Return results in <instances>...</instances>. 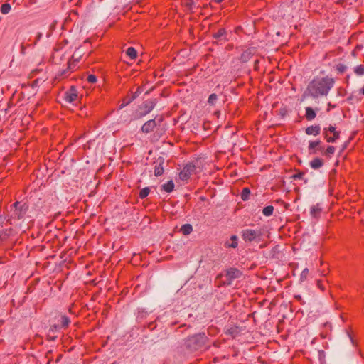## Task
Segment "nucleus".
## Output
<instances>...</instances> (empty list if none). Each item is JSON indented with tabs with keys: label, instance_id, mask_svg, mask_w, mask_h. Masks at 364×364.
I'll return each instance as SVG.
<instances>
[{
	"label": "nucleus",
	"instance_id": "473e14b6",
	"mask_svg": "<svg viewBox=\"0 0 364 364\" xmlns=\"http://www.w3.org/2000/svg\"><path fill=\"white\" fill-rule=\"evenodd\" d=\"M304 175V172H301V171H299L298 173L294 174L292 176H291V178L294 179V180H296V179H302L303 178V176Z\"/></svg>",
	"mask_w": 364,
	"mask_h": 364
},
{
	"label": "nucleus",
	"instance_id": "4be33fe9",
	"mask_svg": "<svg viewBox=\"0 0 364 364\" xmlns=\"http://www.w3.org/2000/svg\"><path fill=\"white\" fill-rule=\"evenodd\" d=\"M126 54L131 58L135 59L137 56V52L136 49L133 47H129L126 50Z\"/></svg>",
	"mask_w": 364,
	"mask_h": 364
},
{
	"label": "nucleus",
	"instance_id": "aec40b11",
	"mask_svg": "<svg viewBox=\"0 0 364 364\" xmlns=\"http://www.w3.org/2000/svg\"><path fill=\"white\" fill-rule=\"evenodd\" d=\"M321 208L319 207L318 204L316 205H313L311 208V211H310V213H311V215L313 217V218H317L320 213H321Z\"/></svg>",
	"mask_w": 364,
	"mask_h": 364
},
{
	"label": "nucleus",
	"instance_id": "ea45409f",
	"mask_svg": "<svg viewBox=\"0 0 364 364\" xmlns=\"http://www.w3.org/2000/svg\"><path fill=\"white\" fill-rule=\"evenodd\" d=\"M6 217L3 214L0 213V227L3 226V224L4 223Z\"/></svg>",
	"mask_w": 364,
	"mask_h": 364
},
{
	"label": "nucleus",
	"instance_id": "e433bc0d",
	"mask_svg": "<svg viewBox=\"0 0 364 364\" xmlns=\"http://www.w3.org/2000/svg\"><path fill=\"white\" fill-rule=\"evenodd\" d=\"M194 4V1L193 0H188L187 2L186 3V6L191 10L193 9V6Z\"/></svg>",
	"mask_w": 364,
	"mask_h": 364
},
{
	"label": "nucleus",
	"instance_id": "9b49d317",
	"mask_svg": "<svg viewBox=\"0 0 364 364\" xmlns=\"http://www.w3.org/2000/svg\"><path fill=\"white\" fill-rule=\"evenodd\" d=\"M142 92V88L139 87L136 90V91L134 93H132V95L130 97H127L123 100V102L121 104L119 108L122 109L124 107L128 105L129 103H131L132 101H134L136 98H137L139 95Z\"/></svg>",
	"mask_w": 364,
	"mask_h": 364
},
{
	"label": "nucleus",
	"instance_id": "a878e982",
	"mask_svg": "<svg viewBox=\"0 0 364 364\" xmlns=\"http://www.w3.org/2000/svg\"><path fill=\"white\" fill-rule=\"evenodd\" d=\"M149 193H150V188L149 187H146V188H142L140 191L139 196L141 199H144L148 196Z\"/></svg>",
	"mask_w": 364,
	"mask_h": 364
},
{
	"label": "nucleus",
	"instance_id": "393cba45",
	"mask_svg": "<svg viewBox=\"0 0 364 364\" xmlns=\"http://www.w3.org/2000/svg\"><path fill=\"white\" fill-rule=\"evenodd\" d=\"M231 243H227L226 245L229 247L236 248L238 245L237 240L238 238L236 235H232L230 237Z\"/></svg>",
	"mask_w": 364,
	"mask_h": 364
},
{
	"label": "nucleus",
	"instance_id": "72a5a7b5",
	"mask_svg": "<svg viewBox=\"0 0 364 364\" xmlns=\"http://www.w3.org/2000/svg\"><path fill=\"white\" fill-rule=\"evenodd\" d=\"M87 80L90 83H95L97 82V77L95 75H89L87 77Z\"/></svg>",
	"mask_w": 364,
	"mask_h": 364
},
{
	"label": "nucleus",
	"instance_id": "9d476101",
	"mask_svg": "<svg viewBox=\"0 0 364 364\" xmlns=\"http://www.w3.org/2000/svg\"><path fill=\"white\" fill-rule=\"evenodd\" d=\"M242 275V271L237 268L231 267L227 270L225 276L229 280H233L240 278Z\"/></svg>",
	"mask_w": 364,
	"mask_h": 364
},
{
	"label": "nucleus",
	"instance_id": "6ab92c4d",
	"mask_svg": "<svg viewBox=\"0 0 364 364\" xmlns=\"http://www.w3.org/2000/svg\"><path fill=\"white\" fill-rule=\"evenodd\" d=\"M174 188V183L173 181H168L161 186V190L167 193H171Z\"/></svg>",
	"mask_w": 364,
	"mask_h": 364
},
{
	"label": "nucleus",
	"instance_id": "cd10ccee",
	"mask_svg": "<svg viewBox=\"0 0 364 364\" xmlns=\"http://www.w3.org/2000/svg\"><path fill=\"white\" fill-rule=\"evenodd\" d=\"M335 150H336V149L334 146H329L324 151L323 155H325L328 157H331V156L334 154Z\"/></svg>",
	"mask_w": 364,
	"mask_h": 364
},
{
	"label": "nucleus",
	"instance_id": "2f4dec72",
	"mask_svg": "<svg viewBox=\"0 0 364 364\" xmlns=\"http://www.w3.org/2000/svg\"><path fill=\"white\" fill-rule=\"evenodd\" d=\"M308 274H309V269L307 268H305L301 272V276H300V281L301 282H304V280H306V278H307Z\"/></svg>",
	"mask_w": 364,
	"mask_h": 364
},
{
	"label": "nucleus",
	"instance_id": "a19ab883",
	"mask_svg": "<svg viewBox=\"0 0 364 364\" xmlns=\"http://www.w3.org/2000/svg\"><path fill=\"white\" fill-rule=\"evenodd\" d=\"M337 69L340 72H344V70L346 69V66H344L343 65H338V67H337Z\"/></svg>",
	"mask_w": 364,
	"mask_h": 364
},
{
	"label": "nucleus",
	"instance_id": "c03bdc74",
	"mask_svg": "<svg viewBox=\"0 0 364 364\" xmlns=\"http://www.w3.org/2000/svg\"><path fill=\"white\" fill-rule=\"evenodd\" d=\"M328 107H329V108H334V107H335V105H331V102H329V103L328 104Z\"/></svg>",
	"mask_w": 364,
	"mask_h": 364
},
{
	"label": "nucleus",
	"instance_id": "bb28decb",
	"mask_svg": "<svg viewBox=\"0 0 364 364\" xmlns=\"http://www.w3.org/2000/svg\"><path fill=\"white\" fill-rule=\"evenodd\" d=\"M11 5L8 3H5L1 6V12L4 14H7L11 11Z\"/></svg>",
	"mask_w": 364,
	"mask_h": 364
},
{
	"label": "nucleus",
	"instance_id": "1a4fd4ad",
	"mask_svg": "<svg viewBox=\"0 0 364 364\" xmlns=\"http://www.w3.org/2000/svg\"><path fill=\"white\" fill-rule=\"evenodd\" d=\"M321 141L320 140H316L314 141H309L308 146V150L309 154H316L318 151H322L323 150V147L321 146Z\"/></svg>",
	"mask_w": 364,
	"mask_h": 364
},
{
	"label": "nucleus",
	"instance_id": "4c0bfd02",
	"mask_svg": "<svg viewBox=\"0 0 364 364\" xmlns=\"http://www.w3.org/2000/svg\"><path fill=\"white\" fill-rule=\"evenodd\" d=\"M317 287L322 291H324L325 289V287L323 284V281L321 280H318L317 281Z\"/></svg>",
	"mask_w": 364,
	"mask_h": 364
},
{
	"label": "nucleus",
	"instance_id": "dca6fc26",
	"mask_svg": "<svg viewBox=\"0 0 364 364\" xmlns=\"http://www.w3.org/2000/svg\"><path fill=\"white\" fill-rule=\"evenodd\" d=\"M253 54H254V49L248 48L241 54L240 60L242 63H246L252 58Z\"/></svg>",
	"mask_w": 364,
	"mask_h": 364
},
{
	"label": "nucleus",
	"instance_id": "79ce46f5",
	"mask_svg": "<svg viewBox=\"0 0 364 364\" xmlns=\"http://www.w3.org/2000/svg\"><path fill=\"white\" fill-rule=\"evenodd\" d=\"M57 336L54 335H51L50 333L48 335V339L50 341H55L56 339Z\"/></svg>",
	"mask_w": 364,
	"mask_h": 364
},
{
	"label": "nucleus",
	"instance_id": "b1692460",
	"mask_svg": "<svg viewBox=\"0 0 364 364\" xmlns=\"http://www.w3.org/2000/svg\"><path fill=\"white\" fill-rule=\"evenodd\" d=\"M250 195V188H244L242 190L241 198H242V200H244V201L247 200L249 199Z\"/></svg>",
	"mask_w": 364,
	"mask_h": 364
},
{
	"label": "nucleus",
	"instance_id": "39448f33",
	"mask_svg": "<svg viewBox=\"0 0 364 364\" xmlns=\"http://www.w3.org/2000/svg\"><path fill=\"white\" fill-rule=\"evenodd\" d=\"M157 100L156 99H150L145 100L139 107L138 118H141L150 113L156 106Z\"/></svg>",
	"mask_w": 364,
	"mask_h": 364
},
{
	"label": "nucleus",
	"instance_id": "0eeeda50",
	"mask_svg": "<svg viewBox=\"0 0 364 364\" xmlns=\"http://www.w3.org/2000/svg\"><path fill=\"white\" fill-rule=\"evenodd\" d=\"M77 91L74 86H71L70 88L65 92L64 99L68 102H73L77 100Z\"/></svg>",
	"mask_w": 364,
	"mask_h": 364
},
{
	"label": "nucleus",
	"instance_id": "423d86ee",
	"mask_svg": "<svg viewBox=\"0 0 364 364\" xmlns=\"http://www.w3.org/2000/svg\"><path fill=\"white\" fill-rule=\"evenodd\" d=\"M196 166L191 163L186 164L179 173V178L182 181H188L191 176L195 173Z\"/></svg>",
	"mask_w": 364,
	"mask_h": 364
},
{
	"label": "nucleus",
	"instance_id": "58836bf2",
	"mask_svg": "<svg viewBox=\"0 0 364 364\" xmlns=\"http://www.w3.org/2000/svg\"><path fill=\"white\" fill-rule=\"evenodd\" d=\"M58 329V326H56V325H53L52 326L50 329H49V333H55Z\"/></svg>",
	"mask_w": 364,
	"mask_h": 364
},
{
	"label": "nucleus",
	"instance_id": "5701e85b",
	"mask_svg": "<svg viewBox=\"0 0 364 364\" xmlns=\"http://www.w3.org/2000/svg\"><path fill=\"white\" fill-rule=\"evenodd\" d=\"M274 208L272 205H267L264 207L262 210V213L265 216H271L273 214Z\"/></svg>",
	"mask_w": 364,
	"mask_h": 364
},
{
	"label": "nucleus",
	"instance_id": "2eb2a0df",
	"mask_svg": "<svg viewBox=\"0 0 364 364\" xmlns=\"http://www.w3.org/2000/svg\"><path fill=\"white\" fill-rule=\"evenodd\" d=\"M323 134L326 141L329 143L335 142L340 137V132L338 131L332 133V136H329L328 134H326V131L323 132Z\"/></svg>",
	"mask_w": 364,
	"mask_h": 364
},
{
	"label": "nucleus",
	"instance_id": "7ed1b4c3",
	"mask_svg": "<svg viewBox=\"0 0 364 364\" xmlns=\"http://www.w3.org/2000/svg\"><path fill=\"white\" fill-rule=\"evenodd\" d=\"M28 210V205L24 203L16 201L10 207V214L7 223L12 224L13 220H21L24 218Z\"/></svg>",
	"mask_w": 364,
	"mask_h": 364
},
{
	"label": "nucleus",
	"instance_id": "c85d7f7f",
	"mask_svg": "<svg viewBox=\"0 0 364 364\" xmlns=\"http://www.w3.org/2000/svg\"><path fill=\"white\" fill-rule=\"evenodd\" d=\"M217 100H218V96H217V95H216V94H215V93H213V94H211V95L209 96V97H208V104H209V105H214L215 104V102H216Z\"/></svg>",
	"mask_w": 364,
	"mask_h": 364
},
{
	"label": "nucleus",
	"instance_id": "ddd939ff",
	"mask_svg": "<svg viewBox=\"0 0 364 364\" xmlns=\"http://www.w3.org/2000/svg\"><path fill=\"white\" fill-rule=\"evenodd\" d=\"M226 36H227V31L223 28H220L216 33L213 34V38L216 39L218 41H217L218 43H219V41H221L223 40L226 41H227Z\"/></svg>",
	"mask_w": 364,
	"mask_h": 364
},
{
	"label": "nucleus",
	"instance_id": "49530a36",
	"mask_svg": "<svg viewBox=\"0 0 364 364\" xmlns=\"http://www.w3.org/2000/svg\"><path fill=\"white\" fill-rule=\"evenodd\" d=\"M360 93L363 94L364 95V87H363L361 90H360Z\"/></svg>",
	"mask_w": 364,
	"mask_h": 364
},
{
	"label": "nucleus",
	"instance_id": "09e8293b",
	"mask_svg": "<svg viewBox=\"0 0 364 364\" xmlns=\"http://www.w3.org/2000/svg\"><path fill=\"white\" fill-rule=\"evenodd\" d=\"M50 360H48V362L47 363V364H50Z\"/></svg>",
	"mask_w": 364,
	"mask_h": 364
},
{
	"label": "nucleus",
	"instance_id": "f03ea898",
	"mask_svg": "<svg viewBox=\"0 0 364 364\" xmlns=\"http://www.w3.org/2000/svg\"><path fill=\"white\" fill-rule=\"evenodd\" d=\"M208 341V337L205 333H199L192 336H189L185 341L186 348L191 352H194L201 349Z\"/></svg>",
	"mask_w": 364,
	"mask_h": 364
},
{
	"label": "nucleus",
	"instance_id": "20e7f679",
	"mask_svg": "<svg viewBox=\"0 0 364 364\" xmlns=\"http://www.w3.org/2000/svg\"><path fill=\"white\" fill-rule=\"evenodd\" d=\"M261 235L262 232L259 229L253 230L247 228L242 230L241 232L242 238L246 242H251L257 240H259Z\"/></svg>",
	"mask_w": 364,
	"mask_h": 364
},
{
	"label": "nucleus",
	"instance_id": "6e6552de",
	"mask_svg": "<svg viewBox=\"0 0 364 364\" xmlns=\"http://www.w3.org/2000/svg\"><path fill=\"white\" fill-rule=\"evenodd\" d=\"M164 159L161 156L159 157L154 162V175L156 176H160L164 173Z\"/></svg>",
	"mask_w": 364,
	"mask_h": 364
},
{
	"label": "nucleus",
	"instance_id": "f8f14e48",
	"mask_svg": "<svg viewBox=\"0 0 364 364\" xmlns=\"http://www.w3.org/2000/svg\"><path fill=\"white\" fill-rule=\"evenodd\" d=\"M156 127V119H150L149 121H147L146 122H145L141 128V131L143 132V133H150Z\"/></svg>",
	"mask_w": 364,
	"mask_h": 364
},
{
	"label": "nucleus",
	"instance_id": "412c9836",
	"mask_svg": "<svg viewBox=\"0 0 364 364\" xmlns=\"http://www.w3.org/2000/svg\"><path fill=\"white\" fill-rule=\"evenodd\" d=\"M193 231V227L191 224H184L181 228V232L184 235H188L191 234V232Z\"/></svg>",
	"mask_w": 364,
	"mask_h": 364
},
{
	"label": "nucleus",
	"instance_id": "f257e3e1",
	"mask_svg": "<svg viewBox=\"0 0 364 364\" xmlns=\"http://www.w3.org/2000/svg\"><path fill=\"white\" fill-rule=\"evenodd\" d=\"M335 80L333 77L326 76L323 77H315L307 85L301 95V101L307 97L317 99L321 97H326L333 88Z\"/></svg>",
	"mask_w": 364,
	"mask_h": 364
},
{
	"label": "nucleus",
	"instance_id": "f3484780",
	"mask_svg": "<svg viewBox=\"0 0 364 364\" xmlns=\"http://www.w3.org/2000/svg\"><path fill=\"white\" fill-rule=\"evenodd\" d=\"M305 111V117L308 121H311L316 117V113L312 107H306Z\"/></svg>",
	"mask_w": 364,
	"mask_h": 364
},
{
	"label": "nucleus",
	"instance_id": "4468645a",
	"mask_svg": "<svg viewBox=\"0 0 364 364\" xmlns=\"http://www.w3.org/2000/svg\"><path fill=\"white\" fill-rule=\"evenodd\" d=\"M305 132L308 135L317 136L321 132V127L319 124L308 127L306 128Z\"/></svg>",
	"mask_w": 364,
	"mask_h": 364
},
{
	"label": "nucleus",
	"instance_id": "a18cd8bd",
	"mask_svg": "<svg viewBox=\"0 0 364 364\" xmlns=\"http://www.w3.org/2000/svg\"><path fill=\"white\" fill-rule=\"evenodd\" d=\"M215 3H220L223 1V0H213Z\"/></svg>",
	"mask_w": 364,
	"mask_h": 364
},
{
	"label": "nucleus",
	"instance_id": "c9c22d12",
	"mask_svg": "<svg viewBox=\"0 0 364 364\" xmlns=\"http://www.w3.org/2000/svg\"><path fill=\"white\" fill-rule=\"evenodd\" d=\"M69 70H70V65H68L67 69H65V70H63L62 71H60L58 74V76L62 77L67 76L68 73L69 72Z\"/></svg>",
	"mask_w": 364,
	"mask_h": 364
},
{
	"label": "nucleus",
	"instance_id": "f704fd0d",
	"mask_svg": "<svg viewBox=\"0 0 364 364\" xmlns=\"http://www.w3.org/2000/svg\"><path fill=\"white\" fill-rule=\"evenodd\" d=\"M324 131H326V134H328L329 132L332 134L336 132V127L333 125H330L328 127L324 128L323 132Z\"/></svg>",
	"mask_w": 364,
	"mask_h": 364
},
{
	"label": "nucleus",
	"instance_id": "a211bd4d",
	"mask_svg": "<svg viewBox=\"0 0 364 364\" xmlns=\"http://www.w3.org/2000/svg\"><path fill=\"white\" fill-rule=\"evenodd\" d=\"M323 161L320 158H315L310 162V166L313 169H318L323 166Z\"/></svg>",
	"mask_w": 364,
	"mask_h": 364
},
{
	"label": "nucleus",
	"instance_id": "37998d69",
	"mask_svg": "<svg viewBox=\"0 0 364 364\" xmlns=\"http://www.w3.org/2000/svg\"><path fill=\"white\" fill-rule=\"evenodd\" d=\"M41 37H42V33H38L37 34V36H36V41L35 43H36V42H37L38 41H39V40L41 38Z\"/></svg>",
	"mask_w": 364,
	"mask_h": 364
},
{
	"label": "nucleus",
	"instance_id": "7c9ffc66",
	"mask_svg": "<svg viewBox=\"0 0 364 364\" xmlns=\"http://www.w3.org/2000/svg\"><path fill=\"white\" fill-rule=\"evenodd\" d=\"M355 73L358 75H364V66L362 65H358L355 68Z\"/></svg>",
	"mask_w": 364,
	"mask_h": 364
},
{
	"label": "nucleus",
	"instance_id": "c756f323",
	"mask_svg": "<svg viewBox=\"0 0 364 364\" xmlns=\"http://www.w3.org/2000/svg\"><path fill=\"white\" fill-rule=\"evenodd\" d=\"M70 321L69 318L66 316H61V326L63 328H66L68 326Z\"/></svg>",
	"mask_w": 364,
	"mask_h": 364
},
{
	"label": "nucleus",
	"instance_id": "de8ad7c7",
	"mask_svg": "<svg viewBox=\"0 0 364 364\" xmlns=\"http://www.w3.org/2000/svg\"><path fill=\"white\" fill-rule=\"evenodd\" d=\"M296 298L301 299V296H296Z\"/></svg>",
	"mask_w": 364,
	"mask_h": 364
}]
</instances>
